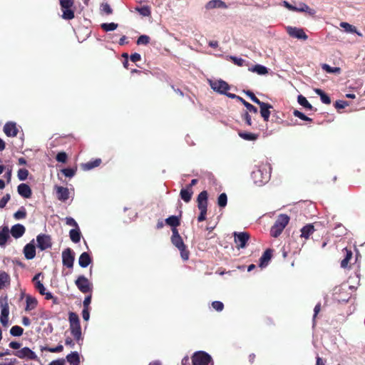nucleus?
Segmentation results:
<instances>
[{
	"label": "nucleus",
	"instance_id": "nucleus-28",
	"mask_svg": "<svg viewBox=\"0 0 365 365\" xmlns=\"http://www.w3.org/2000/svg\"><path fill=\"white\" fill-rule=\"evenodd\" d=\"M9 230L7 226H4L0 230V246H4L9 239Z\"/></svg>",
	"mask_w": 365,
	"mask_h": 365
},
{
	"label": "nucleus",
	"instance_id": "nucleus-22",
	"mask_svg": "<svg viewBox=\"0 0 365 365\" xmlns=\"http://www.w3.org/2000/svg\"><path fill=\"white\" fill-rule=\"evenodd\" d=\"M26 229L25 227L21 224H16L14 226H12L11 229V235L17 239L24 235L25 233Z\"/></svg>",
	"mask_w": 365,
	"mask_h": 365
},
{
	"label": "nucleus",
	"instance_id": "nucleus-29",
	"mask_svg": "<svg viewBox=\"0 0 365 365\" xmlns=\"http://www.w3.org/2000/svg\"><path fill=\"white\" fill-rule=\"evenodd\" d=\"M10 276L5 271L0 270V289H4L10 284Z\"/></svg>",
	"mask_w": 365,
	"mask_h": 365
},
{
	"label": "nucleus",
	"instance_id": "nucleus-42",
	"mask_svg": "<svg viewBox=\"0 0 365 365\" xmlns=\"http://www.w3.org/2000/svg\"><path fill=\"white\" fill-rule=\"evenodd\" d=\"M68 321L70 325L80 324L78 315L73 312L68 313Z\"/></svg>",
	"mask_w": 365,
	"mask_h": 365
},
{
	"label": "nucleus",
	"instance_id": "nucleus-19",
	"mask_svg": "<svg viewBox=\"0 0 365 365\" xmlns=\"http://www.w3.org/2000/svg\"><path fill=\"white\" fill-rule=\"evenodd\" d=\"M71 333L77 342L83 340L81 327L80 324L70 325Z\"/></svg>",
	"mask_w": 365,
	"mask_h": 365
},
{
	"label": "nucleus",
	"instance_id": "nucleus-61",
	"mask_svg": "<svg viewBox=\"0 0 365 365\" xmlns=\"http://www.w3.org/2000/svg\"><path fill=\"white\" fill-rule=\"evenodd\" d=\"M348 106H349L348 102L344 101H336L334 103L335 108H338V109L344 108Z\"/></svg>",
	"mask_w": 365,
	"mask_h": 365
},
{
	"label": "nucleus",
	"instance_id": "nucleus-2",
	"mask_svg": "<svg viewBox=\"0 0 365 365\" xmlns=\"http://www.w3.org/2000/svg\"><path fill=\"white\" fill-rule=\"evenodd\" d=\"M197 207L200 210V215L197 217L198 222L206 220V215L208 205V193L206 190L200 192L197 197Z\"/></svg>",
	"mask_w": 365,
	"mask_h": 365
},
{
	"label": "nucleus",
	"instance_id": "nucleus-52",
	"mask_svg": "<svg viewBox=\"0 0 365 365\" xmlns=\"http://www.w3.org/2000/svg\"><path fill=\"white\" fill-rule=\"evenodd\" d=\"M29 175L28 170L25 168L19 169L17 173V176L20 180H25Z\"/></svg>",
	"mask_w": 365,
	"mask_h": 365
},
{
	"label": "nucleus",
	"instance_id": "nucleus-38",
	"mask_svg": "<svg viewBox=\"0 0 365 365\" xmlns=\"http://www.w3.org/2000/svg\"><path fill=\"white\" fill-rule=\"evenodd\" d=\"M315 93L320 96L321 101L323 103L329 105L331 103L329 96L326 94L322 89L317 88L314 90Z\"/></svg>",
	"mask_w": 365,
	"mask_h": 365
},
{
	"label": "nucleus",
	"instance_id": "nucleus-32",
	"mask_svg": "<svg viewBox=\"0 0 365 365\" xmlns=\"http://www.w3.org/2000/svg\"><path fill=\"white\" fill-rule=\"evenodd\" d=\"M206 8L208 9H214V8L227 9V6L222 0H211L207 4Z\"/></svg>",
	"mask_w": 365,
	"mask_h": 365
},
{
	"label": "nucleus",
	"instance_id": "nucleus-27",
	"mask_svg": "<svg viewBox=\"0 0 365 365\" xmlns=\"http://www.w3.org/2000/svg\"><path fill=\"white\" fill-rule=\"evenodd\" d=\"M102 163L101 158H96L81 165V168L83 170H90L93 168L98 167Z\"/></svg>",
	"mask_w": 365,
	"mask_h": 365
},
{
	"label": "nucleus",
	"instance_id": "nucleus-59",
	"mask_svg": "<svg viewBox=\"0 0 365 365\" xmlns=\"http://www.w3.org/2000/svg\"><path fill=\"white\" fill-rule=\"evenodd\" d=\"M245 94L250 98V99L255 103L259 104L261 101L256 97L255 93L251 91H245Z\"/></svg>",
	"mask_w": 365,
	"mask_h": 365
},
{
	"label": "nucleus",
	"instance_id": "nucleus-41",
	"mask_svg": "<svg viewBox=\"0 0 365 365\" xmlns=\"http://www.w3.org/2000/svg\"><path fill=\"white\" fill-rule=\"evenodd\" d=\"M135 9L143 16H150L151 15L150 8L148 6L137 7Z\"/></svg>",
	"mask_w": 365,
	"mask_h": 365
},
{
	"label": "nucleus",
	"instance_id": "nucleus-20",
	"mask_svg": "<svg viewBox=\"0 0 365 365\" xmlns=\"http://www.w3.org/2000/svg\"><path fill=\"white\" fill-rule=\"evenodd\" d=\"M17 190L19 194L24 198H30L31 197V189L27 184H20L17 187Z\"/></svg>",
	"mask_w": 365,
	"mask_h": 365
},
{
	"label": "nucleus",
	"instance_id": "nucleus-9",
	"mask_svg": "<svg viewBox=\"0 0 365 365\" xmlns=\"http://www.w3.org/2000/svg\"><path fill=\"white\" fill-rule=\"evenodd\" d=\"M250 234L246 232H234L235 242L237 249L244 248L250 239Z\"/></svg>",
	"mask_w": 365,
	"mask_h": 365
},
{
	"label": "nucleus",
	"instance_id": "nucleus-8",
	"mask_svg": "<svg viewBox=\"0 0 365 365\" xmlns=\"http://www.w3.org/2000/svg\"><path fill=\"white\" fill-rule=\"evenodd\" d=\"M75 260L73 251L68 247L62 252V263L68 268H73Z\"/></svg>",
	"mask_w": 365,
	"mask_h": 365
},
{
	"label": "nucleus",
	"instance_id": "nucleus-5",
	"mask_svg": "<svg viewBox=\"0 0 365 365\" xmlns=\"http://www.w3.org/2000/svg\"><path fill=\"white\" fill-rule=\"evenodd\" d=\"M251 177L256 185H262L269 180V174L262 168H257L252 172Z\"/></svg>",
	"mask_w": 365,
	"mask_h": 365
},
{
	"label": "nucleus",
	"instance_id": "nucleus-11",
	"mask_svg": "<svg viewBox=\"0 0 365 365\" xmlns=\"http://www.w3.org/2000/svg\"><path fill=\"white\" fill-rule=\"evenodd\" d=\"M287 34L292 38L306 41L308 38V36L306 34L302 29L288 26L286 29Z\"/></svg>",
	"mask_w": 365,
	"mask_h": 365
},
{
	"label": "nucleus",
	"instance_id": "nucleus-18",
	"mask_svg": "<svg viewBox=\"0 0 365 365\" xmlns=\"http://www.w3.org/2000/svg\"><path fill=\"white\" fill-rule=\"evenodd\" d=\"M345 255L344 258L341 261V267L344 269L351 268V259H352L353 253L351 250L346 247L343 250Z\"/></svg>",
	"mask_w": 365,
	"mask_h": 365
},
{
	"label": "nucleus",
	"instance_id": "nucleus-50",
	"mask_svg": "<svg viewBox=\"0 0 365 365\" xmlns=\"http://www.w3.org/2000/svg\"><path fill=\"white\" fill-rule=\"evenodd\" d=\"M293 115L295 117H297V118H300L301 120H303L305 121L312 122V120H313L312 118L307 117L303 113L299 111L298 110H294L293 111Z\"/></svg>",
	"mask_w": 365,
	"mask_h": 365
},
{
	"label": "nucleus",
	"instance_id": "nucleus-62",
	"mask_svg": "<svg viewBox=\"0 0 365 365\" xmlns=\"http://www.w3.org/2000/svg\"><path fill=\"white\" fill-rule=\"evenodd\" d=\"M10 195L6 194L0 200V208H4L6 206L7 202L10 200Z\"/></svg>",
	"mask_w": 365,
	"mask_h": 365
},
{
	"label": "nucleus",
	"instance_id": "nucleus-26",
	"mask_svg": "<svg viewBox=\"0 0 365 365\" xmlns=\"http://www.w3.org/2000/svg\"><path fill=\"white\" fill-rule=\"evenodd\" d=\"M193 190L187 187L181 189L180 192L181 199L185 202H189L191 200Z\"/></svg>",
	"mask_w": 365,
	"mask_h": 365
},
{
	"label": "nucleus",
	"instance_id": "nucleus-34",
	"mask_svg": "<svg viewBox=\"0 0 365 365\" xmlns=\"http://www.w3.org/2000/svg\"><path fill=\"white\" fill-rule=\"evenodd\" d=\"M69 236L71 240V241L74 243H78L81 240V231L78 227H76L75 229H72L69 232Z\"/></svg>",
	"mask_w": 365,
	"mask_h": 365
},
{
	"label": "nucleus",
	"instance_id": "nucleus-10",
	"mask_svg": "<svg viewBox=\"0 0 365 365\" xmlns=\"http://www.w3.org/2000/svg\"><path fill=\"white\" fill-rule=\"evenodd\" d=\"M37 247L41 250H46L52 246L51 238L48 235L41 234L36 237Z\"/></svg>",
	"mask_w": 365,
	"mask_h": 365
},
{
	"label": "nucleus",
	"instance_id": "nucleus-57",
	"mask_svg": "<svg viewBox=\"0 0 365 365\" xmlns=\"http://www.w3.org/2000/svg\"><path fill=\"white\" fill-rule=\"evenodd\" d=\"M212 307L217 312H221L224 309L223 303L220 301L212 302Z\"/></svg>",
	"mask_w": 365,
	"mask_h": 365
},
{
	"label": "nucleus",
	"instance_id": "nucleus-63",
	"mask_svg": "<svg viewBox=\"0 0 365 365\" xmlns=\"http://www.w3.org/2000/svg\"><path fill=\"white\" fill-rule=\"evenodd\" d=\"M66 225H68L69 226H72L76 228L78 227V225L77 222H76V220L71 217L66 218Z\"/></svg>",
	"mask_w": 365,
	"mask_h": 365
},
{
	"label": "nucleus",
	"instance_id": "nucleus-14",
	"mask_svg": "<svg viewBox=\"0 0 365 365\" xmlns=\"http://www.w3.org/2000/svg\"><path fill=\"white\" fill-rule=\"evenodd\" d=\"M171 242L178 249H180V247L185 245L178 229H172Z\"/></svg>",
	"mask_w": 365,
	"mask_h": 365
},
{
	"label": "nucleus",
	"instance_id": "nucleus-60",
	"mask_svg": "<svg viewBox=\"0 0 365 365\" xmlns=\"http://www.w3.org/2000/svg\"><path fill=\"white\" fill-rule=\"evenodd\" d=\"M45 349L51 353H57V352H61L63 350V346L61 344H58L56 347H52V348L51 347H50V348L46 347Z\"/></svg>",
	"mask_w": 365,
	"mask_h": 365
},
{
	"label": "nucleus",
	"instance_id": "nucleus-45",
	"mask_svg": "<svg viewBox=\"0 0 365 365\" xmlns=\"http://www.w3.org/2000/svg\"><path fill=\"white\" fill-rule=\"evenodd\" d=\"M180 252V257L183 261H187L190 257V251L187 250V246L185 245L183 247L178 249Z\"/></svg>",
	"mask_w": 365,
	"mask_h": 365
},
{
	"label": "nucleus",
	"instance_id": "nucleus-31",
	"mask_svg": "<svg viewBox=\"0 0 365 365\" xmlns=\"http://www.w3.org/2000/svg\"><path fill=\"white\" fill-rule=\"evenodd\" d=\"M314 227L312 224H308L301 229V237L308 239L309 236L314 232Z\"/></svg>",
	"mask_w": 365,
	"mask_h": 365
},
{
	"label": "nucleus",
	"instance_id": "nucleus-6",
	"mask_svg": "<svg viewBox=\"0 0 365 365\" xmlns=\"http://www.w3.org/2000/svg\"><path fill=\"white\" fill-rule=\"evenodd\" d=\"M78 289L83 294L91 293L93 284L83 275H80L75 281Z\"/></svg>",
	"mask_w": 365,
	"mask_h": 365
},
{
	"label": "nucleus",
	"instance_id": "nucleus-55",
	"mask_svg": "<svg viewBox=\"0 0 365 365\" xmlns=\"http://www.w3.org/2000/svg\"><path fill=\"white\" fill-rule=\"evenodd\" d=\"M230 59L235 65L238 66H243L245 63V61L244 59L236 56H230Z\"/></svg>",
	"mask_w": 365,
	"mask_h": 365
},
{
	"label": "nucleus",
	"instance_id": "nucleus-17",
	"mask_svg": "<svg viewBox=\"0 0 365 365\" xmlns=\"http://www.w3.org/2000/svg\"><path fill=\"white\" fill-rule=\"evenodd\" d=\"M290 10L299 12H306L312 16L316 14V11L314 9H311L304 3H300L298 6H290Z\"/></svg>",
	"mask_w": 365,
	"mask_h": 365
},
{
	"label": "nucleus",
	"instance_id": "nucleus-48",
	"mask_svg": "<svg viewBox=\"0 0 365 365\" xmlns=\"http://www.w3.org/2000/svg\"><path fill=\"white\" fill-rule=\"evenodd\" d=\"M16 220L24 219L26 217V211L24 207H21L18 211L14 214Z\"/></svg>",
	"mask_w": 365,
	"mask_h": 365
},
{
	"label": "nucleus",
	"instance_id": "nucleus-16",
	"mask_svg": "<svg viewBox=\"0 0 365 365\" xmlns=\"http://www.w3.org/2000/svg\"><path fill=\"white\" fill-rule=\"evenodd\" d=\"M9 313V308L7 302H6L4 304H1V312L0 316V322L4 327L8 326Z\"/></svg>",
	"mask_w": 365,
	"mask_h": 365
},
{
	"label": "nucleus",
	"instance_id": "nucleus-54",
	"mask_svg": "<svg viewBox=\"0 0 365 365\" xmlns=\"http://www.w3.org/2000/svg\"><path fill=\"white\" fill-rule=\"evenodd\" d=\"M68 159V155L65 152H60L56 156V160L58 162L65 163Z\"/></svg>",
	"mask_w": 365,
	"mask_h": 365
},
{
	"label": "nucleus",
	"instance_id": "nucleus-30",
	"mask_svg": "<svg viewBox=\"0 0 365 365\" xmlns=\"http://www.w3.org/2000/svg\"><path fill=\"white\" fill-rule=\"evenodd\" d=\"M66 361L70 365H80V357L77 351H73L66 356Z\"/></svg>",
	"mask_w": 365,
	"mask_h": 365
},
{
	"label": "nucleus",
	"instance_id": "nucleus-12",
	"mask_svg": "<svg viewBox=\"0 0 365 365\" xmlns=\"http://www.w3.org/2000/svg\"><path fill=\"white\" fill-rule=\"evenodd\" d=\"M210 86L214 91L222 94L226 93V92L230 89L229 84L222 80L211 82Z\"/></svg>",
	"mask_w": 365,
	"mask_h": 365
},
{
	"label": "nucleus",
	"instance_id": "nucleus-46",
	"mask_svg": "<svg viewBox=\"0 0 365 365\" xmlns=\"http://www.w3.org/2000/svg\"><path fill=\"white\" fill-rule=\"evenodd\" d=\"M322 68L324 71L329 73H339L341 70L339 67H331L329 65L326 63H324L322 66Z\"/></svg>",
	"mask_w": 365,
	"mask_h": 365
},
{
	"label": "nucleus",
	"instance_id": "nucleus-24",
	"mask_svg": "<svg viewBox=\"0 0 365 365\" xmlns=\"http://www.w3.org/2000/svg\"><path fill=\"white\" fill-rule=\"evenodd\" d=\"M56 196L59 200H67L69 197L68 189L67 187L58 186L56 187Z\"/></svg>",
	"mask_w": 365,
	"mask_h": 365
},
{
	"label": "nucleus",
	"instance_id": "nucleus-3",
	"mask_svg": "<svg viewBox=\"0 0 365 365\" xmlns=\"http://www.w3.org/2000/svg\"><path fill=\"white\" fill-rule=\"evenodd\" d=\"M192 365H212V356L204 351H195L191 356Z\"/></svg>",
	"mask_w": 365,
	"mask_h": 365
},
{
	"label": "nucleus",
	"instance_id": "nucleus-36",
	"mask_svg": "<svg viewBox=\"0 0 365 365\" xmlns=\"http://www.w3.org/2000/svg\"><path fill=\"white\" fill-rule=\"evenodd\" d=\"M249 71L257 73L259 75H266L268 73L267 68L260 64H257L252 68H249Z\"/></svg>",
	"mask_w": 365,
	"mask_h": 365
},
{
	"label": "nucleus",
	"instance_id": "nucleus-53",
	"mask_svg": "<svg viewBox=\"0 0 365 365\" xmlns=\"http://www.w3.org/2000/svg\"><path fill=\"white\" fill-rule=\"evenodd\" d=\"M61 172L66 177L72 178L76 174V168H63L61 170Z\"/></svg>",
	"mask_w": 365,
	"mask_h": 365
},
{
	"label": "nucleus",
	"instance_id": "nucleus-7",
	"mask_svg": "<svg viewBox=\"0 0 365 365\" xmlns=\"http://www.w3.org/2000/svg\"><path fill=\"white\" fill-rule=\"evenodd\" d=\"M12 354L22 359L35 360L37 359L35 352L29 347H24L19 350L15 351L12 352Z\"/></svg>",
	"mask_w": 365,
	"mask_h": 365
},
{
	"label": "nucleus",
	"instance_id": "nucleus-13",
	"mask_svg": "<svg viewBox=\"0 0 365 365\" xmlns=\"http://www.w3.org/2000/svg\"><path fill=\"white\" fill-rule=\"evenodd\" d=\"M257 105L260 108V115L262 118H263L264 121L267 122L271 114L270 109L273 108V106L268 103H264L262 101H261Z\"/></svg>",
	"mask_w": 365,
	"mask_h": 365
},
{
	"label": "nucleus",
	"instance_id": "nucleus-51",
	"mask_svg": "<svg viewBox=\"0 0 365 365\" xmlns=\"http://www.w3.org/2000/svg\"><path fill=\"white\" fill-rule=\"evenodd\" d=\"M150 37L147 35H141L137 40L138 45H147L150 42Z\"/></svg>",
	"mask_w": 365,
	"mask_h": 365
},
{
	"label": "nucleus",
	"instance_id": "nucleus-37",
	"mask_svg": "<svg viewBox=\"0 0 365 365\" xmlns=\"http://www.w3.org/2000/svg\"><path fill=\"white\" fill-rule=\"evenodd\" d=\"M238 135L242 139H244L245 140H249V141L256 140L259 136L258 134L249 133V132H243V131L239 132Z\"/></svg>",
	"mask_w": 365,
	"mask_h": 365
},
{
	"label": "nucleus",
	"instance_id": "nucleus-23",
	"mask_svg": "<svg viewBox=\"0 0 365 365\" xmlns=\"http://www.w3.org/2000/svg\"><path fill=\"white\" fill-rule=\"evenodd\" d=\"M24 254L27 259H32L36 256V247L31 244H27L24 248Z\"/></svg>",
	"mask_w": 365,
	"mask_h": 365
},
{
	"label": "nucleus",
	"instance_id": "nucleus-21",
	"mask_svg": "<svg viewBox=\"0 0 365 365\" xmlns=\"http://www.w3.org/2000/svg\"><path fill=\"white\" fill-rule=\"evenodd\" d=\"M272 252L273 250L272 249H267L263 252L262 257L259 259V267H264L268 264L272 257Z\"/></svg>",
	"mask_w": 365,
	"mask_h": 365
},
{
	"label": "nucleus",
	"instance_id": "nucleus-56",
	"mask_svg": "<svg viewBox=\"0 0 365 365\" xmlns=\"http://www.w3.org/2000/svg\"><path fill=\"white\" fill-rule=\"evenodd\" d=\"M101 11L106 13L107 15H110L113 13V9L110 8L108 3H103L101 6Z\"/></svg>",
	"mask_w": 365,
	"mask_h": 365
},
{
	"label": "nucleus",
	"instance_id": "nucleus-49",
	"mask_svg": "<svg viewBox=\"0 0 365 365\" xmlns=\"http://www.w3.org/2000/svg\"><path fill=\"white\" fill-rule=\"evenodd\" d=\"M340 26L343 29H344V30L346 31V32H349V33H356V29L355 26L349 24V23H346V22H341L340 24Z\"/></svg>",
	"mask_w": 365,
	"mask_h": 365
},
{
	"label": "nucleus",
	"instance_id": "nucleus-40",
	"mask_svg": "<svg viewBox=\"0 0 365 365\" xmlns=\"http://www.w3.org/2000/svg\"><path fill=\"white\" fill-rule=\"evenodd\" d=\"M297 101H298L299 104H300L304 108L309 109V110L313 109V106L309 103V102L307 101V99L302 95L298 96Z\"/></svg>",
	"mask_w": 365,
	"mask_h": 365
},
{
	"label": "nucleus",
	"instance_id": "nucleus-1",
	"mask_svg": "<svg viewBox=\"0 0 365 365\" xmlns=\"http://www.w3.org/2000/svg\"><path fill=\"white\" fill-rule=\"evenodd\" d=\"M289 217L286 214H280L274 225L271 227L270 235L273 237H279L289 222Z\"/></svg>",
	"mask_w": 365,
	"mask_h": 365
},
{
	"label": "nucleus",
	"instance_id": "nucleus-15",
	"mask_svg": "<svg viewBox=\"0 0 365 365\" xmlns=\"http://www.w3.org/2000/svg\"><path fill=\"white\" fill-rule=\"evenodd\" d=\"M16 124L14 122H8L4 126V132L8 137H15L18 134Z\"/></svg>",
	"mask_w": 365,
	"mask_h": 365
},
{
	"label": "nucleus",
	"instance_id": "nucleus-25",
	"mask_svg": "<svg viewBox=\"0 0 365 365\" xmlns=\"http://www.w3.org/2000/svg\"><path fill=\"white\" fill-rule=\"evenodd\" d=\"M92 262V259L88 252H83L78 259V264L81 267H87Z\"/></svg>",
	"mask_w": 365,
	"mask_h": 365
},
{
	"label": "nucleus",
	"instance_id": "nucleus-35",
	"mask_svg": "<svg viewBox=\"0 0 365 365\" xmlns=\"http://www.w3.org/2000/svg\"><path fill=\"white\" fill-rule=\"evenodd\" d=\"M26 306L25 308L26 311H31V310L34 309L36 307L37 304H38L36 299L34 297H32L31 296L26 297Z\"/></svg>",
	"mask_w": 365,
	"mask_h": 365
},
{
	"label": "nucleus",
	"instance_id": "nucleus-47",
	"mask_svg": "<svg viewBox=\"0 0 365 365\" xmlns=\"http://www.w3.org/2000/svg\"><path fill=\"white\" fill-rule=\"evenodd\" d=\"M118 27V24H115V23H104V24H101V28L105 31H114L115 29H116Z\"/></svg>",
	"mask_w": 365,
	"mask_h": 365
},
{
	"label": "nucleus",
	"instance_id": "nucleus-43",
	"mask_svg": "<svg viewBox=\"0 0 365 365\" xmlns=\"http://www.w3.org/2000/svg\"><path fill=\"white\" fill-rule=\"evenodd\" d=\"M24 329L19 326H14L10 329V334L14 336H20L23 334Z\"/></svg>",
	"mask_w": 365,
	"mask_h": 365
},
{
	"label": "nucleus",
	"instance_id": "nucleus-64",
	"mask_svg": "<svg viewBox=\"0 0 365 365\" xmlns=\"http://www.w3.org/2000/svg\"><path fill=\"white\" fill-rule=\"evenodd\" d=\"M17 360L16 359H6L4 362L0 364V365H16Z\"/></svg>",
	"mask_w": 365,
	"mask_h": 365
},
{
	"label": "nucleus",
	"instance_id": "nucleus-58",
	"mask_svg": "<svg viewBox=\"0 0 365 365\" xmlns=\"http://www.w3.org/2000/svg\"><path fill=\"white\" fill-rule=\"evenodd\" d=\"M250 112L245 111V113L242 115V119L245 121V123L248 126L252 125V122L251 120V116L249 114Z\"/></svg>",
	"mask_w": 365,
	"mask_h": 365
},
{
	"label": "nucleus",
	"instance_id": "nucleus-39",
	"mask_svg": "<svg viewBox=\"0 0 365 365\" xmlns=\"http://www.w3.org/2000/svg\"><path fill=\"white\" fill-rule=\"evenodd\" d=\"M239 101L241 102L244 106L245 107L247 108V110L246 111H248L251 113H254V114H257V112H258V110L257 108L254 106L253 105H252L251 103H250L249 102L246 101L244 98H239Z\"/></svg>",
	"mask_w": 365,
	"mask_h": 365
},
{
	"label": "nucleus",
	"instance_id": "nucleus-33",
	"mask_svg": "<svg viewBox=\"0 0 365 365\" xmlns=\"http://www.w3.org/2000/svg\"><path fill=\"white\" fill-rule=\"evenodd\" d=\"M165 223L172 227V229H177V227L180 225V220L178 216L171 215L165 219Z\"/></svg>",
	"mask_w": 365,
	"mask_h": 365
},
{
	"label": "nucleus",
	"instance_id": "nucleus-4",
	"mask_svg": "<svg viewBox=\"0 0 365 365\" xmlns=\"http://www.w3.org/2000/svg\"><path fill=\"white\" fill-rule=\"evenodd\" d=\"M59 4L62 11V18L66 20L74 19V0H59Z\"/></svg>",
	"mask_w": 365,
	"mask_h": 365
},
{
	"label": "nucleus",
	"instance_id": "nucleus-44",
	"mask_svg": "<svg viewBox=\"0 0 365 365\" xmlns=\"http://www.w3.org/2000/svg\"><path fill=\"white\" fill-rule=\"evenodd\" d=\"M227 203V196L226 193H221L217 198V205L220 207H225Z\"/></svg>",
	"mask_w": 365,
	"mask_h": 365
}]
</instances>
